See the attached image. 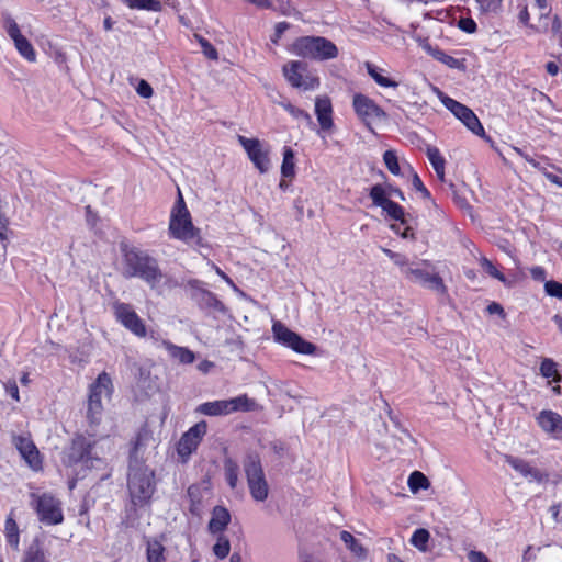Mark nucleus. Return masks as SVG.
I'll list each match as a JSON object with an SVG mask.
<instances>
[{"label":"nucleus","instance_id":"nucleus-1","mask_svg":"<svg viewBox=\"0 0 562 562\" xmlns=\"http://www.w3.org/2000/svg\"><path fill=\"white\" fill-rule=\"evenodd\" d=\"M124 276L127 278L138 277L143 279L153 290L162 294L171 290L178 282L171 277L164 274L158 262L144 251L131 249L124 256Z\"/></svg>","mask_w":562,"mask_h":562},{"label":"nucleus","instance_id":"nucleus-2","mask_svg":"<svg viewBox=\"0 0 562 562\" xmlns=\"http://www.w3.org/2000/svg\"><path fill=\"white\" fill-rule=\"evenodd\" d=\"M137 450V445L135 446ZM136 452V451H134ZM133 453L130 461L127 488L131 502L135 507H144L149 504L155 492L154 471L144 462L139 461Z\"/></svg>","mask_w":562,"mask_h":562},{"label":"nucleus","instance_id":"nucleus-3","mask_svg":"<svg viewBox=\"0 0 562 562\" xmlns=\"http://www.w3.org/2000/svg\"><path fill=\"white\" fill-rule=\"evenodd\" d=\"M292 50L297 56L315 60H329L338 56L337 46L323 36L300 37L293 43Z\"/></svg>","mask_w":562,"mask_h":562},{"label":"nucleus","instance_id":"nucleus-4","mask_svg":"<svg viewBox=\"0 0 562 562\" xmlns=\"http://www.w3.org/2000/svg\"><path fill=\"white\" fill-rule=\"evenodd\" d=\"M112 393V381L108 373L102 372L91 384L88 396L87 418L90 427L100 424L103 413V400L109 398Z\"/></svg>","mask_w":562,"mask_h":562},{"label":"nucleus","instance_id":"nucleus-5","mask_svg":"<svg viewBox=\"0 0 562 562\" xmlns=\"http://www.w3.org/2000/svg\"><path fill=\"white\" fill-rule=\"evenodd\" d=\"M169 233L173 238L187 243L193 240L196 235V229L192 224L190 213L181 193H179V199L171 211Z\"/></svg>","mask_w":562,"mask_h":562},{"label":"nucleus","instance_id":"nucleus-6","mask_svg":"<svg viewBox=\"0 0 562 562\" xmlns=\"http://www.w3.org/2000/svg\"><path fill=\"white\" fill-rule=\"evenodd\" d=\"M31 505L41 522L52 526L63 522L64 515L60 502L50 494H32Z\"/></svg>","mask_w":562,"mask_h":562},{"label":"nucleus","instance_id":"nucleus-7","mask_svg":"<svg viewBox=\"0 0 562 562\" xmlns=\"http://www.w3.org/2000/svg\"><path fill=\"white\" fill-rule=\"evenodd\" d=\"M272 334L277 342L294 350L297 353L314 355L316 351V346L314 344L304 340L299 334L289 329L280 321H276L273 323Z\"/></svg>","mask_w":562,"mask_h":562},{"label":"nucleus","instance_id":"nucleus-8","mask_svg":"<svg viewBox=\"0 0 562 562\" xmlns=\"http://www.w3.org/2000/svg\"><path fill=\"white\" fill-rule=\"evenodd\" d=\"M92 449L91 442H89L83 436H77L72 439L71 446L65 452L63 462L66 465H74L80 461H83L88 468H100L104 464L100 458H92L90 456Z\"/></svg>","mask_w":562,"mask_h":562},{"label":"nucleus","instance_id":"nucleus-9","mask_svg":"<svg viewBox=\"0 0 562 562\" xmlns=\"http://www.w3.org/2000/svg\"><path fill=\"white\" fill-rule=\"evenodd\" d=\"M248 488L252 498L263 502L269 494V485L259 460L250 457L248 461Z\"/></svg>","mask_w":562,"mask_h":562},{"label":"nucleus","instance_id":"nucleus-10","mask_svg":"<svg viewBox=\"0 0 562 562\" xmlns=\"http://www.w3.org/2000/svg\"><path fill=\"white\" fill-rule=\"evenodd\" d=\"M306 65L302 61H290L283 66V74L288 81L295 88L304 90H314L319 86V80L315 76L306 75Z\"/></svg>","mask_w":562,"mask_h":562},{"label":"nucleus","instance_id":"nucleus-11","mask_svg":"<svg viewBox=\"0 0 562 562\" xmlns=\"http://www.w3.org/2000/svg\"><path fill=\"white\" fill-rule=\"evenodd\" d=\"M246 409V395L229 400L206 402L198 407V412L207 416H221Z\"/></svg>","mask_w":562,"mask_h":562},{"label":"nucleus","instance_id":"nucleus-12","mask_svg":"<svg viewBox=\"0 0 562 562\" xmlns=\"http://www.w3.org/2000/svg\"><path fill=\"white\" fill-rule=\"evenodd\" d=\"M114 314L116 319L137 337L146 336V326L138 317L134 308L126 303L114 304Z\"/></svg>","mask_w":562,"mask_h":562},{"label":"nucleus","instance_id":"nucleus-13","mask_svg":"<svg viewBox=\"0 0 562 562\" xmlns=\"http://www.w3.org/2000/svg\"><path fill=\"white\" fill-rule=\"evenodd\" d=\"M352 104L357 115L366 124L386 119L385 112L372 99L364 94H355Z\"/></svg>","mask_w":562,"mask_h":562},{"label":"nucleus","instance_id":"nucleus-14","mask_svg":"<svg viewBox=\"0 0 562 562\" xmlns=\"http://www.w3.org/2000/svg\"><path fill=\"white\" fill-rule=\"evenodd\" d=\"M206 424L198 423L182 435L178 442L177 451L186 460L198 448L203 436L206 434Z\"/></svg>","mask_w":562,"mask_h":562},{"label":"nucleus","instance_id":"nucleus-15","mask_svg":"<svg viewBox=\"0 0 562 562\" xmlns=\"http://www.w3.org/2000/svg\"><path fill=\"white\" fill-rule=\"evenodd\" d=\"M248 158L260 173L270 169L269 147L257 138H248Z\"/></svg>","mask_w":562,"mask_h":562},{"label":"nucleus","instance_id":"nucleus-16","mask_svg":"<svg viewBox=\"0 0 562 562\" xmlns=\"http://www.w3.org/2000/svg\"><path fill=\"white\" fill-rule=\"evenodd\" d=\"M14 445L22 458L32 469L38 470L41 468L42 461L40 458V452L34 442L29 437H15Z\"/></svg>","mask_w":562,"mask_h":562},{"label":"nucleus","instance_id":"nucleus-17","mask_svg":"<svg viewBox=\"0 0 562 562\" xmlns=\"http://www.w3.org/2000/svg\"><path fill=\"white\" fill-rule=\"evenodd\" d=\"M507 462L513 469L519 472L529 482L535 481L538 483H544L549 480V475L547 473L542 472L538 468L532 467L530 463L522 459L508 457Z\"/></svg>","mask_w":562,"mask_h":562},{"label":"nucleus","instance_id":"nucleus-18","mask_svg":"<svg viewBox=\"0 0 562 562\" xmlns=\"http://www.w3.org/2000/svg\"><path fill=\"white\" fill-rule=\"evenodd\" d=\"M540 428L554 438L562 437V416L553 411H541L537 416Z\"/></svg>","mask_w":562,"mask_h":562},{"label":"nucleus","instance_id":"nucleus-19","mask_svg":"<svg viewBox=\"0 0 562 562\" xmlns=\"http://www.w3.org/2000/svg\"><path fill=\"white\" fill-rule=\"evenodd\" d=\"M413 443L414 438L411 434L406 429L396 426L390 438L386 440L385 447L394 452H403L407 448H411Z\"/></svg>","mask_w":562,"mask_h":562},{"label":"nucleus","instance_id":"nucleus-20","mask_svg":"<svg viewBox=\"0 0 562 562\" xmlns=\"http://www.w3.org/2000/svg\"><path fill=\"white\" fill-rule=\"evenodd\" d=\"M315 113L322 130L328 131L333 127V106L328 97L316 98Z\"/></svg>","mask_w":562,"mask_h":562},{"label":"nucleus","instance_id":"nucleus-21","mask_svg":"<svg viewBox=\"0 0 562 562\" xmlns=\"http://www.w3.org/2000/svg\"><path fill=\"white\" fill-rule=\"evenodd\" d=\"M211 491V482L210 480H203L199 484H193L188 488V496L191 502L190 510L192 513H196L199 510L200 505L203 502L205 495H210Z\"/></svg>","mask_w":562,"mask_h":562},{"label":"nucleus","instance_id":"nucleus-22","mask_svg":"<svg viewBox=\"0 0 562 562\" xmlns=\"http://www.w3.org/2000/svg\"><path fill=\"white\" fill-rule=\"evenodd\" d=\"M231 520V515L225 507L215 506L212 512V517L209 521V530L212 533L221 532L225 529Z\"/></svg>","mask_w":562,"mask_h":562},{"label":"nucleus","instance_id":"nucleus-23","mask_svg":"<svg viewBox=\"0 0 562 562\" xmlns=\"http://www.w3.org/2000/svg\"><path fill=\"white\" fill-rule=\"evenodd\" d=\"M162 346L166 348L170 357L177 359L180 363H192L195 359L194 353L188 348L176 346L170 341H164Z\"/></svg>","mask_w":562,"mask_h":562},{"label":"nucleus","instance_id":"nucleus-24","mask_svg":"<svg viewBox=\"0 0 562 562\" xmlns=\"http://www.w3.org/2000/svg\"><path fill=\"white\" fill-rule=\"evenodd\" d=\"M536 7L539 9V21L538 25H530V27L535 29L539 33H547L549 31V18L551 14V5L548 0H535Z\"/></svg>","mask_w":562,"mask_h":562},{"label":"nucleus","instance_id":"nucleus-25","mask_svg":"<svg viewBox=\"0 0 562 562\" xmlns=\"http://www.w3.org/2000/svg\"><path fill=\"white\" fill-rule=\"evenodd\" d=\"M367 67V71L368 74L370 75V77L381 87H384V88H397L398 87V82L389 78V77H385L383 75V69L370 64V63H367L366 65Z\"/></svg>","mask_w":562,"mask_h":562},{"label":"nucleus","instance_id":"nucleus-26","mask_svg":"<svg viewBox=\"0 0 562 562\" xmlns=\"http://www.w3.org/2000/svg\"><path fill=\"white\" fill-rule=\"evenodd\" d=\"M438 95L442 102V104L459 120H461L462 115L468 113L467 105L453 100L450 97L445 95L442 92H438Z\"/></svg>","mask_w":562,"mask_h":562},{"label":"nucleus","instance_id":"nucleus-27","mask_svg":"<svg viewBox=\"0 0 562 562\" xmlns=\"http://www.w3.org/2000/svg\"><path fill=\"white\" fill-rule=\"evenodd\" d=\"M13 43L21 56H23L29 61H35L36 53L26 37L21 35L18 38L13 40Z\"/></svg>","mask_w":562,"mask_h":562},{"label":"nucleus","instance_id":"nucleus-28","mask_svg":"<svg viewBox=\"0 0 562 562\" xmlns=\"http://www.w3.org/2000/svg\"><path fill=\"white\" fill-rule=\"evenodd\" d=\"M460 121L475 135L481 137L485 136V132L480 120L471 109L468 110V113L462 115Z\"/></svg>","mask_w":562,"mask_h":562},{"label":"nucleus","instance_id":"nucleus-29","mask_svg":"<svg viewBox=\"0 0 562 562\" xmlns=\"http://www.w3.org/2000/svg\"><path fill=\"white\" fill-rule=\"evenodd\" d=\"M340 539L355 555L359 558L366 557V549L349 531H341Z\"/></svg>","mask_w":562,"mask_h":562},{"label":"nucleus","instance_id":"nucleus-30","mask_svg":"<svg viewBox=\"0 0 562 562\" xmlns=\"http://www.w3.org/2000/svg\"><path fill=\"white\" fill-rule=\"evenodd\" d=\"M408 486L413 493H417L419 490H427L430 482L424 473L414 471L408 477Z\"/></svg>","mask_w":562,"mask_h":562},{"label":"nucleus","instance_id":"nucleus-31","mask_svg":"<svg viewBox=\"0 0 562 562\" xmlns=\"http://www.w3.org/2000/svg\"><path fill=\"white\" fill-rule=\"evenodd\" d=\"M5 538L12 548L18 549L20 541L19 527L12 517H8L5 520Z\"/></svg>","mask_w":562,"mask_h":562},{"label":"nucleus","instance_id":"nucleus-32","mask_svg":"<svg viewBox=\"0 0 562 562\" xmlns=\"http://www.w3.org/2000/svg\"><path fill=\"white\" fill-rule=\"evenodd\" d=\"M430 539V533L427 529L419 528L414 531L411 543L417 548L422 552H426L428 550L427 543Z\"/></svg>","mask_w":562,"mask_h":562},{"label":"nucleus","instance_id":"nucleus-33","mask_svg":"<svg viewBox=\"0 0 562 562\" xmlns=\"http://www.w3.org/2000/svg\"><path fill=\"white\" fill-rule=\"evenodd\" d=\"M281 173L284 178H291L295 173L294 153L289 147H286L283 153Z\"/></svg>","mask_w":562,"mask_h":562},{"label":"nucleus","instance_id":"nucleus-34","mask_svg":"<svg viewBox=\"0 0 562 562\" xmlns=\"http://www.w3.org/2000/svg\"><path fill=\"white\" fill-rule=\"evenodd\" d=\"M165 548L158 541H150L147 544V562H165Z\"/></svg>","mask_w":562,"mask_h":562},{"label":"nucleus","instance_id":"nucleus-35","mask_svg":"<svg viewBox=\"0 0 562 562\" xmlns=\"http://www.w3.org/2000/svg\"><path fill=\"white\" fill-rule=\"evenodd\" d=\"M2 26L12 41L22 35L16 21L9 13H2Z\"/></svg>","mask_w":562,"mask_h":562},{"label":"nucleus","instance_id":"nucleus-36","mask_svg":"<svg viewBox=\"0 0 562 562\" xmlns=\"http://www.w3.org/2000/svg\"><path fill=\"white\" fill-rule=\"evenodd\" d=\"M370 198L375 206H384L389 202L387 193L381 184H375L370 190Z\"/></svg>","mask_w":562,"mask_h":562},{"label":"nucleus","instance_id":"nucleus-37","mask_svg":"<svg viewBox=\"0 0 562 562\" xmlns=\"http://www.w3.org/2000/svg\"><path fill=\"white\" fill-rule=\"evenodd\" d=\"M194 37L198 40V42L201 45L202 53L204 56L211 60H217L218 59V53L216 48L203 36L199 34H194Z\"/></svg>","mask_w":562,"mask_h":562},{"label":"nucleus","instance_id":"nucleus-38","mask_svg":"<svg viewBox=\"0 0 562 562\" xmlns=\"http://www.w3.org/2000/svg\"><path fill=\"white\" fill-rule=\"evenodd\" d=\"M426 155L435 170L445 167L446 161L437 147L428 146L426 149Z\"/></svg>","mask_w":562,"mask_h":562},{"label":"nucleus","instance_id":"nucleus-39","mask_svg":"<svg viewBox=\"0 0 562 562\" xmlns=\"http://www.w3.org/2000/svg\"><path fill=\"white\" fill-rule=\"evenodd\" d=\"M382 209L393 220H397V221H401L402 223H405L404 210L397 203L393 202L392 200H389V202L384 206H382Z\"/></svg>","mask_w":562,"mask_h":562},{"label":"nucleus","instance_id":"nucleus-40","mask_svg":"<svg viewBox=\"0 0 562 562\" xmlns=\"http://www.w3.org/2000/svg\"><path fill=\"white\" fill-rule=\"evenodd\" d=\"M480 265L484 272L490 274L492 278L499 280L503 283H506L505 276L487 258H482L480 260Z\"/></svg>","mask_w":562,"mask_h":562},{"label":"nucleus","instance_id":"nucleus-41","mask_svg":"<svg viewBox=\"0 0 562 562\" xmlns=\"http://www.w3.org/2000/svg\"><path fill=\"white\" fill-rule=\"evenodd\" d=\"M383 160H384V164L386 166V168L389 169V171L393 175H400V165H398V160H397V156L395 154V151L393 150H386L383 155Z\"/></svg>","mask_w":562,"mask_h":562},{"label":"nucleus","instance_id":"nucleus-42","mask_svg":"<svg viewBox=\"0 0 562 562\" xmlns=\"http://www.w3.org/2000/svg\"><path fill=\"white\" fill-rule=\"evenodd\" d=\"M404 273L407 279L423 284L427 283L430 277L429 272L422 269L407 268L404 270Z\"/></svg>","mask_w":562,"mask_h":562},{"label":"nucleus","instance_id":"nucleus-43","mask_svg":"<svg viewBox=\"0 0 562 562\" xmlns=\"http://www.w3.org/2000/svg\"><path fill=\"white\" fill-rule=\"evenodd\" d=\"M224 470H225V477H226L228 485L232 488H234L236 486V482H237V471H238L237 464L235 462H233L232 460H226Z\"/></svg>","mask_w":562,"mask_h":562},{"label":"nucleus","instance_id":"nucleus-44","mask_svg":"<svg viewBox=\"0 0 562 562\" xmlns=\"http://www.w3.org/2000/svg\"><path fill=\"white\" fill-rule=\"evenodd\" d=\"M196 299L206 306L220 308L221 302L209 291L199 290L196 293Z\"/></svg>","mask_w":562,"mask_h":562},{"label":"nucleus","instance_id":"nucleus-45","mask_svg":"<svg viewBox=\"0 0 562 562\" xmlns=\"http://www.w3.org/2000/svg\"><path fill=\"white\" fill-rule=\"evenodd\" d=\"M540 372L544 378H553L554 380H559L557 364L551 359H543L540 366Z\"/></svg>","mask_w":562,"mask_h":562},{"label":"nucleus","instance_id":"nucleus-46","mask_svg":"<svg viewBox=\"0 0 562 562\" xmlns=\"http://www.w3.org/2000/svg\"><path fill=\"white\" fill-rule=\"evenodd\" d=\"M283 108L295 119L304 120L308 125L313 124L312 116L302 109H299L291 103H284Z\"/></svg>","mask_w":562,"mask_h":562},{"label":"nucleus","instance_id":"nucleus-47","mask_svg":"<svg viewBox=\"0 0 562 562\" xmlns=\"http://www.w3.org/2000/svg\"><path fill=\"white\" fill-rule=\"evenodd\" d=\"M213 552L218 559L226 558L229 553V541L223 537H220L213 547Z\"/></svg>","mask_w":562,"mask_h":562},{"label":"nucleus","instance_id":"nucleus-48","mask_svg":"<svg viewBox=\"0 0 562 562\" xmlns=\"http://www.w3.org/2000/svg\"><path fill=\"white\" fill-rule=\"evenodd\" d=\"M22 562H46L44 552L38 548L31 547L23 558Z\"/></svg>","mask_w":562,"mask_h":562},{"label":"nucleus","instance_id":"nucleus-49","mask_svg":"<svg viewBox=\"0 0 562 562\" xmlns=\"http://www.w3.org/2000/svg\"><path fill=\"white\" fill-rule=\"evenodd\" d=\"M425 285L441 294L447 291L443 280L438 274H430L428 282L425 283Z\"/></svg>","mask_w":562,"mask_h":562},{"label":"nucleus","instance_id":"nucleus-50","mask_svg":"<svg viewBox=\"0 0 562 562\" xmlns=\"http://www.w3.org/2000/svg\"><path fill=\"white\" fill-rule=\"evenodd\" d=\"M544 290L548 295L562 300V283L553 280L547 281L544 283Z\"/></svg>","mask_w":562,"mask_h":562},{"label":"nucleus","instance_id":"nucleus-51","mask_svg":"<svg viewBox=\"0 0 562 562\" xmlns=\"http://www.w3.org/2000/svg\"><path fill=\"white\" fill-rule=\"evenodd\" d=\"M252 393L258 400H267L269 395V389L265 382H259L254 385Z\"/></svg>","mask_w":562,"mask_h":562},{"label":"nucleus","instance_id":"nucleus-52","mask_svg":"<svg viewBox=\"0 0 562 562\" xmlns=\"http://www.w3.org/2000/svg\"><path fill=\"white\" fill-rule=\"evenodd\" d=\"M412 184L413 187L419 191L424 198L426 199H429L430 198V193L429 191L427 190V188L423 184L419 176L417 173H414L413 175V179H412Z\"/></svg>","mask_w":562,"mask_h":562},{"label":"nucleus","instance_id":"nucleus-53","mask_svg":"<svg viewBox=\"0 0 562 562\" xmlns=\"http://www.w3.org/2000/svg\"><path fill=\"white\" fill-rule=\"evenodd\" d=\"M137 93L143 98H150L153 95V88L147 81L140 80L137 86Z\"/></svg>","mask_w":562,"mask_h":562},{"label":"nucleus","instance_id":"nucleus-54","mask_svg":"<svg viewBox=\"0 0 562 562\" xmlns=\"http://www.w3.org/2000/svg\"><path fill=\"white\" fill-rule=\"evenodd\" d=\"M290 27V24L288 22H279L276 25L274 34L271 37V41L277 44L279 38L282 36V34Z\"/></svg>","mask_w":562,"mask_h":562},{"label":"nucleus","instance_id":"nucleus-55","mask_svg":"<svg viewBox=\"0 0 562 562\" xmlns=\"http://www.w3.org/2000/svg\"><path fill=\"white\" fill-rule=\"evenodd\" d=\"M469 562H490L488 558L481 551L471 550L468 553Z\"/></svg>","mask_w":562,"mask_h":562},{"label":"nucleus","instance_id":"nucleus-56","mask_svg":"<svg viewBox=\"0 0 562 562\" xmlns=\"http://www.w3.org/2000/svg\"><path fill=\"white\" fill-rule=\"evenodd\" d=\"M5 390L16 401L19 402L20 401V396H19V387L16 385V382L14 380L12 381H8L5 384Z\"/></svg>","mask_w":562,"mask_h":562},{"label":"nucleus","instance_id":"nucleus-57","mask_svg":"<svg viewBox=\"0 0 562 562\" xmlns=\"http://www.w3.org/2000/svg\"><path fill=\"white\" fill-rule=\"evenodd\" d=\"M261 400L256 397L248 398V413H260L263 409V405L260 403Z\"/></svg>","mask_w":562,"mask_h":562},{"label":"nucleus","instance_id":"nucleus-58","mask_svg":"<svg viewBox=\"0 0 562 562\" xmlns=\"http://www.w3.org/2000/svg\"><path fill=\"white\" fill-rule=\"evenodd\" d=\"M549 31L552 32L554 36H557L562 31V22L558 15H553L551 27L549 26Z\"/></svg>","mask_w":562,"mask_h":562},{"label":"nucleus","instance_id":"nucleus-59","mask_svg":"<svg viewBox=\"0 0 562 562\" xmlns=\"http://www.w3.org/2000/svg\"><path fill=\"white\" fill-rule=\"evenodd\" d=\"M530 273L535 280L542 281L546 278V271L541 267L531 268Z\"/></svg>","mask_w":562,"mask_h":562},{"label":"nucleus","instance_id":"nucleus-60","mask_svg":"<svg viewBox=\"0 0 562 562\" xmlns=\"http://www.w3.org/2000/svg\"><path fill=\"white\" fill-rule=\"evenodd\" d=\"M435 56L437 59L443 61L445 64H447L449 66H453L457 63V59L443 54L442 52H437V54Z\"/></svg>","mask_w":562,"mask_h":562},{"label":"nucleus","instance_id":"nucleus-61","mask_svg":"<svg viewBox=\"0 0 562 562\" xmlns=\"http://www.w3.org/2000/svg\"><path fill=\"white\" fill-rule=\"evenodd\" d=\"M8 221L4 215L0 212V239L7 237Z\"/></svg>","mask_w":562,"mask_h":562},{"label":"nucleus","instance_id":"nucleus-62","mask_svg":"<svg viewBox=\"0 0 562 562\" xmlns=\"http://www.w3.org/2000/svg\"><path fill=\"white\" fill-rule=\"evenodd\" d=\"M487 312L490 314H499V315H503L504 316V310L503 307L498 304V303H491L488 306H487Z\"/></svg>","mask_w":562,"mask_h":562},{"label":"nucleus","instance_id":"nucleus-63","mask_svg":"<svg viewBox=\"0 0 562 562\" xmlns=\"http://www.w3.org/2000/svg\"><path fill=\"white\" fill-rule=\"evenodd\" d=\"M460 23H461V27L464 31H467L469 33H472L475 31L476 25L472 20H462Z\"/></svg>","mask_w":562,"mask_h":562},{"label":"nucleus","instance_id":"nucleus-64","mask_svg":"<svg viewBox=\"0 0 562 562\" xmlns=\"http://www.w3.org/2000/svg\"><path fill=\"white\" fill-rule=\"evenodd\" d=\"M248 2L255 4L259 9H268L271 7V2L269 0H248Z\"/></svg>","mask_w":562,"mask_h":562}]
</instances>
